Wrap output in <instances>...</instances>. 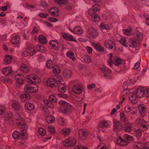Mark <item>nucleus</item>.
<instances>
[{"label":"nucleus","instance_id":"22","mask_svg":"<svg viewBox=\"0 0 149 149\" xmlns=\"http://www.w3.org/2000/svg\"><path fill=\"white\" fill-rule=\"evenodd\" d=\"M73 91L77 94L81 93L83 91L82 87L78 84H76L73 86L72 88Z\"/></svg>","mask_w":149,"mask_h":149},{"label":"nucleus","instance_id":"15","mask_svg":"<svg viewBox=\"0 0 149 149\" xmlns=\"http://www.w3.org/2000/svg\"><path fill=\"white\" fill-rule=\"evenodd\" d=\"M36 52L35 48L31 46L28 47L26 49H23L22 51V54L24 56H28V54L33 55Z\"/></svg>","mask_w":149,"mask_h":149},{"label":"nucleus","instance_id":"46","mask_svg":"<svg viewBox=\"0 0 149 149\" xmlns=\"http://www.w3.org/2000/svg\"><path fill=\"white\" fill-rule=\"evenodd\" d=\"M38 39L39 42L42 44H45L47 42L46 38L42 35L38 37Z\"/></svg>","mask_w":149,"mask_h":149},{"label":"nucleus","instance_id":"58","mask_svg":"<svg viewBox=\"0 0 149 149\" xmlns=\"http://www.w3.org/2000/svg\"><path fill=\"white\" fill-rule=\"evenodd\" d=\"M67 2V0H55V2L60 5L65 4Z\"/></svg>","mask_w":149,"mask_h":149},{"label":"nucleus","instance_id":"1","mask_svg":"<svg viewBox=\"0 0 149 149\" xmlns=\"http://www.w3.org/2000/svg\"><path fill=\"white\" fill-rule=\"evenodd\" d=\"M15 118L16 120V123L20 130V132L15 131L12 134L13 138L15 139H17L20 137L23 139H27L26 130L27 126L25 123L24 119L19 113L16 114Z\"/></svg>","mask_w":149,"mask_h":149},{"label":"nucleus","instance_id":"34","mask_svg":"<svg viewBox=\"0 0 149 149\" xmlns=\"http://www.w3.org/2000/svg\"><path fill=\"white\" fill-rule=\"evenodd\" d=\"M50 45L53 49L55 50H57L58 49V44L55 40H51L49 41Z\"/></svg>","mask_w":149,"mask_h":149},{"label":"nucleus","instance_id":"53","mask_svg":"<svg viewBox=\"0 0 149 149\" xmlns=\"http://www.w3.org/2000/svg\"><path fill=\"white\" fill-rule=\"evenodd\" d=\"M120 43L124 47H126L127 46V42L126 40V38L125 37H122L120 40Z\"/></svg>","mask_w":149,"mask_h":149},{"label":"nucleus","instance_id":"54","mask_svg":"<svg viewBox=\"0 0 149 149\" xmlns=\"http://www.w3.org/2000/svg\"><path fill=\"white\" fill-rule=\"evenodd\" d=\"M93 15H90L92 16V20L93 21L97 22L100 20V18L97 15H95V13H92Z\"/></svg>","mask_w":149,"mask_h":149},{"label":"nucleus","instance_id":"24","mask_svg":"<svg viewBox=\"0 0 149 149\" xmlns=\"http://www.w3.org/2000/svg\"><path fill=\"white\" fill-rule=\"evenodd\" d=\"M109 124L105 120H103L100 122L99 125V130H102V132H104L105 129L109 127Z\"/></svg>","mask_w":149,"mask_h":149},{"label":"nucleus","instance_id":"19","mask_svg":"<svg viewBox=\"0 0 149 149\" xmlns=\"http://www.w3.org/2000/svg\"><path fill=\"white\" fill-rule=\"evenodd\" d=\"M113 130L114 131L117 132L120 131L122 128V125L118 121L114 119L113 121Z\"/></svg>","mask_w":149,"mask_h":149},{"label":"nucleus","instance_id":"3","mask_svg":"<svg viewBox=\"0 0 149 149\" xmlns=\"http://www.w3.org/2000/svg\"><path fill=\"white\" fill-rule=\"evenodd\" d=\"M2 72L4 75L10 76L12 79L15 80L19 84H21L24 82V76L21 74H18L17 71L13 72L10 67L3 68L2 70Z\"/></svg>","mask_w":149,"mask_h":149},{"label":"nucleus","instance_id":"40","mask_svg":"<svg viewBox=\"0 0 149 149\" xmlns=\"http://www.w3.org/2000/svg\"><path fill=\"white\" fill-rule=\"evenodd\" d=\"M129 84L128 83V81H125L123 84V85L122 86L123 87L124 90V93H128V92H129V90H128L129 88L127 89V88L128 87V86L129 85Z\"/></svg>","mask_w":149,"mask_h":149},{"label":"nucleus","instance_id":"16","mask_svg":"<svg viewBox=\"0 0 149 149\" xmlns=\"http://www.w3.org/2000/svg\"><path fill=\"white\" fill-rule=\"evenodd\" d=\"M130 91V92L129 96L130 100L132 103L134 104L138 102V98L139 97L136 93L135 92L133 91V89Z\"/></svg>","mask_w":149,"mask_h":149},{"label":"nucleus","instance_id":"41","mask_svg":"<svg viewBox=\"0 0 149 149\" xmlns=\"http://www.w3.org/2000/svg\"><path fill=\"white\" fill-rule=\"evenodd\" d=\"M98 6L96 4H94L92 7V9L89 10L88 11V13L89 15H91L90 13H95L96 11H99V9L98 8Z\"/></svg>","mask_w":149,"mask_h":149},{"label":"nucleus","instance_id":"2","mask_svg":"<svg viewBox=\"0 0 149 149\" xmlns=\"http://www.w3.org/2000/svg\"><path fill=\"white\" fill-rule=\"evenodd\" d=\"M26 80L27 82L33 85L25 86L24 88L25 91L30 93L37 92L38 90V86L37 84L40 82V80L37 76L32 74L26 75Z\"/></svg>","mask_w":149,"mask_h":149},{"label":"nucleus","instance_id":"62","mask_svg":"<svg viewBox=\"0 0 149 149\" xmlns=\"http://www.w3.org/2000/svg\"><path fill=\"white\" fill-rule=\"evenodd\" d=\"M5 109L4 107L2 105L0 106V115L3 114L5 112Z\"/></svg>","mask_w":149,"mask_h":149},{"label":"nucleus","instance_id":"60","mask_svg":"<svg viewBox=\"0 0 149 149\" xmlns=\"http://www.w3.org/2000/svg\"><path fill=\"white\" fill-rule=\"evenodd\" d=\"M38 132L39 134L42 136H44L45 134V130L42 128H40L38 129Z\"/></svg>","mask_w":149,"mask_h":149},{"label":"nucleus","instance_id":"39","mask_svg":"<svg viewBox=\"0 0 149 149\" xmlns=\"http://www.w3.org/2000/svg\"><path fill=\"white\" fill-rule=\"evenodd\" d=\"M74 33L75 34H81L83 32V29L79 26H77L74 28Z\"/></svg>","mask_w":149,"mask_h":149},{"label":"nucleus","instance_id":"36","mask_svg":"<svg viewBox=\"0 0 149 149\" xmlns=\"http://www.w3.org/2000/svg\"><path fill=\"white\" fill-rule=\"evenodd\" d=\"M71 131L70 129L69 128H64L61 131V133L65 136L69 135Z\"/></svg>","mask_w":149,"mask_h":149},{"label":"nucleus","instance_id":"26","mask_svg":"<svg viewBox=\"0 0 149 149\" xmlns=\"http://www.w3.org/2000/svg\"><path fill=\"white\" fill-rule=\"evenodd\" d=\"M89 36L92 38L96 37L98 35L97 31L92 27L90 28L88 30Z\"/></svg>","mask_w":149,"mask_h":149},{"label":"nucleus","instance_id":"13","mask_svg":"<svg viewBox=\"0 0 149 149\" xmlns=\"http://www.w3.org/2000/svg\"><path fill=\"white\" fill-rule=\"evenodd\" d=\"M76 142V139L73 136H71L63 142V143L65 146L70 147L74 146Z\"/></svg>","mask_w":149,"mask_h":149},{"label":"nucleus","instance_id":"52","mask_svg":"<svg viewBox=\"0 0 149 149\" xmlns=\"http://www.w3.org/2000/svg\"><path fill=\"white\" fill-rule=\"evenodd\" d=\"M46 65L47 68L51 69L54 67L53 64L51 60H49L46 63Z\"/></svg>","mask_w":149,"mask_h":149},{"label":"nucleus","instance_id":"35","mask_svg":"<svg viewBox=\"0 0 149 149\" xmlns=\"http://www.w3.org/2000/svg\"><path fill=\"white\" fill-rule=\"evenodd\" d=\"M63 74L65 77L69 79L70 77L72 75V72L70 70L65 69L63 72Z\"/></svg>","mask_w":149,"mask_h":149},{"label":"nucleus","instance_id":"55","mask_svg":"<svg viewBox=\"0 0 149 149\" xmlns=\"http://www.w3.org/2000/svg\"><path fill=\"white\" fill-rule=\"evenodd\" d=\"M58 123L64 126L66 124V120L61 117H60L58 119Z\"/></svg>","mask_w":149,"mask_h":149},{"label":"nucleus","instance_id":"14","mask_svg":"<svg viewBox=\"0 0 149 149\" xmlns=\"http://www.w3.org/2000/svg\"><path fill=\"white\" fill-rule=\"evenodd\" d=\"M124 110L125 113H130L133 115L136 114L137 112V110L136 107L128 105L125 106Z\"/></svg>","mask_w":149,"mask_h":149},{"label":"nucleus","instance_id":"42","mask_svg":"<svg viewBox=\"0 0 149 149\" xmlns=\"http://www.w3.org/2000/svg\"><path fill=\"white\" fill-rule=\"evenodd\" d=\"M12 57L8 55H7L5 57V58L3 60L4 63L7 65L10 64L11 62Z\"/></svg>","mask_w":149,"mask_h":149},{"label":"nucleus","instance_id":"18","mask_svg":"<svg viewBox=\"0 0 149 149\" xmlns=\"http://www.w3.org/2000/svg\"><path fill=\"white\" fill-rule=\"evenodd\" d=\"M134 148V149H149V142L136 144Z\"/></svg>","mask_w":149,"mask_h":149},{"label":"nucleus","instance_id":"23","mask_svg":"<svg viewBox=\"0 0 149 149\" xmlns=\"http://www.w3.org/2000/svg\"><path fill=\"white\" fill-rule=\"evenodd\" d=\"M116 143L119 146H125L128 143L127 141L124 140L120 136L117 138Z\"/></svg>","mask_w":149,"mask_h":149},{"label":"nucleus","instance_id":"8","mask_svg":"<svg viewBox=\"0 0 149 149\" xmlns=\"http://www.w3.org/2000/svg\"><path fill=\"white\" fill-rule=\"evenodd\" d=\"M135 35L136 36H134V39L131 38L128 41L130 43V46L131 47H139V42L136 41V40L138 39L139 40H141L143 37L142 33L139 31L136 32Z\"/></svg>","mask_w":149,"mask_h":149},{"label":"nucleus","instance_id":"37","mask_svg":"<svg viewBox=\"0 0 149 149\" xmlns=\"http://www.w3.org/2000/svg\"><path fill=\"white\" fill-rule=\"evenodd\" d=\"M66 56L70 58L73 61H75L76 58L75 57L74 53L71 50H69L66 53Z\"/></svg>","mask_w":149,"mask_h":149},{"label":"nucleus","instance_id":"44","mask_svg":"<svg viewBox=\"0 0 149 149\" xmlns=\"http://www.w3.org/2000/svg\"><path fill=\"white\" fill-rule=\"evenodd\" d=\"M46 121L48 123H53L55 120L54 118L51 115L47 116L45 118Z\"/></svg>","mask_w":149,"mask_h":149},{"label":"nucleus","instance_id":"20","mask_svg":"<svg viewBox=\"0 0 149 149\" xmlns=\"http://www.w3.org/2000/svg\"><path fill=\"white\" fill-rule=\"evenodd\" d=\"M20 99L22 102L26 101L30 98V95L28 93L21 92L19 94Z\"/></svg>","mask_w":149,"mask_h":149},{"label":"nucleus","instance_id":"57","mask_svg":"<svg viewBox=\"0 0 149 149\" xmlns=\"http://www.w3.org/2000/svg\"><path fill=\"white\" fill-rule=\"evenodd\" d=\"M124 138L125 139L128 141H132L134 140L133 136L127 134H124Z\"/></svg>","mask_w":149,"mask_h":149},{"label":"nucleus","instance_id":"61","mask_svg":"<svg viewBox=\"0 0 149 149\" xmlns=\"http://www.w3.org/2000/svg\"><path fill=\"white\" fill-rule=\"evenodd\" d=\"M97 149H107V146L104 144H100L97 147Z\"/></svg>","mask_w":149,"mask_h":149},{"label":"nucleus","instance_id":"38","mask_svg":"<svg viewBox=\"0 0 149 149\" xmlns=\"http://www.w3.org/2000/svg\"><path fill=\"white\" fill-rule=\"evenodd\" d=\"M58 89L60 91L61 93H64L65 92L66 90V86L64 84H58Z\"/></svg>","mask_w":149,"mask_h":149},{"label":"nucleus","instance_id":"21","mask_svg":"<svg viewBox=\"0 0 149 149\" xmlns=\"http://www.w3.org/2000/svg\"><path fill=\"white\" fill-rule=\"evenodd\" d=\"M12 109L16 111L20 110L21 106L18 102L15 100H13L11 102Z\"/></svg>","mask_w":149,"mask_h":149},{"label":"nucleus","instance_id":"25","mask_svg":"<svg viewBox=\"0 0 149 149\" xmlns=\"http://www.w3.org/2000/svg\"><path fill=\"white\" fill-rule=\"evenodd\" d=\"M62 37L65 39L71 41L77 42V40L72 35L65 33H62L61 34Z\"/></svg>","mask_w":149,"mask_h":149},{"label":"nucleus","instance_id":"27","mask_svg":"<svg viewBox=\"0 0 149 149\" xmlns=\"http://www.w3.org/2000/svg\"><path fill=\"white\" fill-rule=\"evenodd\" d=\"M104 46L109 49H110L113 47L114 44L111 40H106L104 42Z\"/></svg>","mask_w":149,"mask_h":149},{"label":"nucleus","instance_id":"11","mask_svg":"<svg viewBox=\"0 0 149 149\" xmlns=\"http://www.w3.org/2000/svg\"><path fill=\"white\" fill-rule=\"evenodd\" d=\"M99 70L104 74V76L106 79H111V77L109 74L111 72L110 70L109 69L105 66L101 65L99 66Z\"/></svg>","mask_w":149,"mask_h":149},{"label":"nucleus","instance_id":"64","mask_svg":"<svg viewBox=\"0 0 149 149\" xmlns=\"http://www.w3.org/2000/svg\"><path fill=\"white\" fill-rule=\"evenodd\" d=\"M74 149H88L87 147L81 146H77L74 148Z\"/></svg>","mask_w":149,"mask_h":149},{"label":"nucleus","instance_id":"48","mask_svg":"<svg viewBox=\"0 0 149 149\" xmlns=\"http://www.w3.org/2000/svg\"><path fill=\"white\" fill-rule=\"evenodd\" d=\"M25 107L26 109L29 110H33L34 107L33 104L31 103L26 104L25 105Z\"/></svg>","mask_w":149,"mask_h":149},{"label":"nucleus","instance_id":"51","mask_svg":"<svg viewBox=\"0 0 149 149\" xmlns=\"http://www.w3.org/2000/svg\"><path fill=\"white\" fill-rule=\"evenodd\" d=\"M100 26L101 29H105L106 30H108L109 29V26L108 25L103 23H100Z\"/></svg>","mask_w":149,"mask_h":149},{"label":"nucleus","instance_id":"50","mask_svg":"<svg viewBox=\"0 0 149 149\" xmlns=\"http://www.w3.org/2000/svg\"><path fill=\"white\" fill-rule=\"evenodd\" d=\"M133 134L137 138H139L141 135V132L138 129L135 130L133 132Z\"/></svg>","mask_w":149,"mask_h":149},{"label":"nucleus","instance_id":"5","mask_svg":"<svg viewBox=\"0 0 149 149\" xmlns=\"http://www.w3.org/2000/svg\"><path fill=\"white\" fill-rule=\"evenodd\" d=\"M125 63V61L124 60H122L118 57L115 56L113 57L112 54H109L107 63L110 67H111L113 64L117 66H118L120 64L123 65Z\"/></svg>","mask_w":149,"mask_h":149},{"label":"nucleus","instance_id":"9","mask_svg":"<svg viewBox=\"0 0 149 149\" xmlns=\"http://www.w3.org/2000/svg\"><path fill=\"white\" fill-rule=\"evenodd\" d=\"M135 123L143 131H146L149 127V124L144 119H141L140 118H137L135 120Z\"/></svg>","mask_w":149,"mask_h":149},{"label":"nucleus","instance_id":"47","mask_svg":"<svg viewBox=\"0 0 149 149\" xmlns=\"http://www.w3.org/2000/svg\"><path fill=\"white\" fill-rule=\"evenodd\" d=\"M81 60L86 63H89L91 61V59L89 56L84 55L81 58Z\"/></svg>","mask_w":149,"mask_h":149},{"label":"nucleus","instance_id":"30","mask_svg":"<svg viewBox=\"0 0 149 149\" xmlns=\"http://www.w3.org/2000/svg\"><path fill=\"white\" fill-rule=\"evenodd\" d=\"M123 32L127 36H131L134 33V30L130 27L123 29Z\"/></svg>","mask_w":149,"mask_h":149},{"label":"nucleus","instance_id":"28","mask_svg":"<svg viewBox=\"0 0 149 149\" xmlns=\"http://www.w3.org/2000/svg\"><path fill=\"white\" fill-rule=\"evenodd\" d=\"M12 116V114L11 113L5 114L4 115V118L6 123L10 124L12 123L13 122V120Z\"/></svg>","mask_w":149,"mask_h":149},{"label":"nucleus","instance_id":"45","mask_svg":"<svg viewBox=\"0 0 149 149\" xmlns=\"http://www.w3.org/2000/svg\"><path fill=\"white\" fill-rule=\"evenodd\" d=\"M20 69L24 73H26L29 71V68L26 65L22 64L21 65Z\"/></svg>","mask_w":149,"mask_h":149},{"label":"nucleus","instance_id":"17","mask_svg":"<svg viewBox=\"0 0 149 149\" xmlns=\"http://www.w3.org/2000/svg\"><path fill=\"white\" fill-rule=\"evenodd\" d=\"M138 109L142 117H144L146 115L147 111V107L145 104H141L138 106Z\"/></svg>","mask_w":149,"mask_h":149},{"label":"nucleus","instance_id":"43","mask_svg":"<svg viewBox=\"0 0 149 149\" xmlns=\"http://www.w3.org/2000/svg\"><path fill=\"white\" fill-rule=\"evenodd\" d=\"M20 38L18 36H16L13 37L11 40L12 43L15 45L18 43L19 42Z\"/></svg>","mask_w":149,"mask_h":149},{"label":"nucleus","instance_id":"49","mask_svg":"<svg viewBox=\"0 0 149 149\" xmlns=\"http://www.w3.org/2000/svg\"><path fill=\"white\" fill-rule=\"evenodd\" d=\"M120 120L124 122L127 121V118L125 114L123 112H121L120 113Z\"/></svg>","mask_w":149,"mask_h":149},{"label":"nucleus","instance_id":"63","mask_svg":"<svg viewBox=\"0 0 149 149\" xmlns=\"http://www.w3.org/2000/svg\"><path fill=\"white\" fill-rule=\"evenodd\" d=\"M58 96L61 97H62L64 98H68V96L65 94L61 93H60L58 94Z\"/></svg>","mask_w":149,"mask_h":149},{"label":"nucleus","instance_id":"29","mask_svg":"<svg viewBox=\"0 0 149 149\" xmlns=\"http://www.w3.org/2000/svg\"><path fill=\"white\" fill-rule=\"evenodd\" d=\"M49 13L53 16H58L59 13V9L56 7L52 8L48 10Z\"/></svg>","mask_w":149,"mask_h":149},{"label":"nucleus","instance_id":"10","mask_svg":"<svg viewBox=\"0 0 149 149\" xmlns=\"http://www.w3.org/2000/svg\"><path fill=\"white\" fill-rule=\"evenodd\" d=\"M99 70L104 74V76L106 79H111V77L109 74L111 72L110 70L109 69L105 66L101 65L99 66Z\"/></svg>","mask_w":149,"mask_h":149},{"label":"nucleus","instance_id":"12","mask_svg":"<svg viewBox=\"0 0 149 149\" xmlns=\"http://www.w3.org/2000/svg\"><path fill=\"white\" fill-rule=\"evenodd\" d=\"M49 101L48 100H43L44 103L50 108H52L54 107V105L52 103H56L57 102L56 97L53 95L49 96Z\"/></svg>","mask_w":149,"mask_h":149},{"label":"nucleus","instance_id":"59","mask_svg":"<svg viewBox=\"0 0 149 149\" xmlns=\"http://www.w3.org/2000/svg\"><path fill=\"white\" fill-rule=\"evenodd\" d=\"M48 129L49 132L52 134H53L54 133L55 130L53 126L49 125L48 126Z\"/></svg>","mask_w":149,"mask_h":149},{"label":"nucleus","instance_id":"32","mask_svg":"<svg viewBox=\"0 0 149 149\" xmlns=\"http://www.w3.org/2000/svg\"><path fill=\"white\" fill-rule=\"evenodd\" d=\"M125 131L127 132H130L133 130V127L130 124L125 123L123 127Z\"/></svg>","mask_w":149,"mask_h":149},{"label":"nucleus","instance_id":"33","mask_svg":"<svg viewBox=\"0 0 149 149\" xmlns=\"http://www.w3.org/2000/svg\"><path fill=\"white\" fill-rule=\"evenodd\" d=\"M92 45L94 48L100 52H103L104 51V48L99 45L93 43Z\"/></svg>","mask_w":149,"mask_h":149},{"label":"nucleus","instance_id":"4","mask_svg":"<svg viewBox=\"0 0 149 149\" xmlns=\"http://www.w3.org/2000/svg\"><path fill=\"white\" fill-rule=\"evenodd\" d=\"M133 91H135L139 98H141L145 95L149 98V88L146 87L139 86L133 89Z\"/></svg>","mask_w":149,"mask_h":149},{"label":"nucleus","instance_id":"56","mask_svg":"<svg viewBox=\"0 0 149 149\" xmlns=\"http://www.w3.org/2000/svg\"><path fill=\"white\" fill-rule=\"evenodd\" d=\"M52 70L54 73L57 74L59 73L61 71L59 67L57 66H54Z\"/></svg>","mask_w":149,"mask_h":149},{"label":"nucleus","instance_id":"6","mask_svg":"<svg viewBox=\"0 0 149 149\" xmlns=\"http://www.w3.org/2000/svg\"><path fill=\"white\" fill-rule=\"evenodd\" d=\"M56 77L57 80L55 79V78H52L46 79L44 80V83L46 85L50 86L51 88L55 87L62 80V78L60 76L57 77Z\"/></svg>","mask_w":149,"mask_h":149},{"label":"nucleus","instance_id":"7","mask_svg":"<svg viewBox=\"0 0 149 149\" xmlns=\"http://www.w3.org/2000/svg\"><path fill=\"white\" fill-rule=\"evenodd\" d=\"M59 104L63 107L60 108V111L65 114L70 113L71 111L72 106L69 103L63 100L59 102Z\"/></svg>","mask_w":149,"mask_h":149},{"label":"nucleus","instance_id":"31","mask_svg":"<svg viewBox=\"0 0 149 149\" xmlns=\"http://www.w3.org/2000/svg\"><path fill=\"white\" fill-rule=\"evenodd\" d=\"M79 134L80 138L81 137V139L83 140L87 136L88 133L86 130L81 129L79 131Z\"/></svg>","mask_w":149,"mask_h":149}]
</instances>
